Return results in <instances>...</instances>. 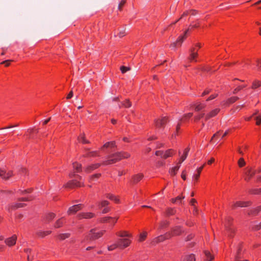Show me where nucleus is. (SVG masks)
Here are the masks:
<instances>
[{"label":"nucleus","instance_id":"nucleus-1","mask_svg":"<svg viewBox=\"0 0 261 261\" xmlns=\"http://www.w3.org/2000/svg\"><path fill=\"white\" fill-rule=\"evenodd\" d=\"M123 159L121 152L114 153L109 156V159L103 162V165H109L114 164Z\"/></svg>","mask_w":261,"mask_h":261},{"label":"nucleus","instance_id":"nucleus-2","mask_svg":"<svg viewBox=\"0 0 261 261\" xmlns=\"http://www.w3.org/2000/svg\"><path fill=\"white\" fill-rule=\"evenodd\" d=\"M105 232V230H102L99 232H95V230L94 229H91L89 234L87 236L86 239L90 240H94L97 239L101 237Z\"/></svg>","mask_w":261,"mask_h":261},{"label":"nucleus","instance_id":"nucleus-3","mask_svg":"<svg viewBox=\"0 0 261 261\" xmlns=\"http://www.w3.org/2000/svg\"><path fill=\"white\" fill-rule=\"evenodd\" d=\"M256 171L251 168H247L245 169L244 179L246 181H248L251 177L255 174Z\"/></svg>","mask_w":261,"mask_h":261},{"label":"nucleus","instance_id":"nucleus-4","mask_svg":"<svg viewBox=\"0 0 261 261\" xmlns=\"http://www.w3.org/2000/svg\"><path fill=\"white\" fill-rule=\"evenodd\" d=\"M189 29H188L187 30H186L184 35H181L180 36L178 39L177 40V41L174 43H173L171 45V47H175L177 45H179V46H181L182 42L184 41V40L186 38V36H187V34L189 31Z\"/></svg>","mask_w":261,"mask_h":261},{"label":"nucleus","instance_id":"nucleus-5","mask_svg":"<svg viewBox=\"0 0 261 261\" xmlns=\"http://www.w3.org/2000/svg\"><path fill=\"white\" fill-rule=\"evenodd\" d=\"M169 121L167 117H163L161 119H156L155 120V124L158 127H164L165 124Z\"/></svg>","mask_w":261,"mask_h":261},{"label":"nucleus","instance_id":"nucleus-6","mask_svg":"<svg viewBox=\"0 0 261 261\" xmlns=\"http://www.w3.org/2000/svg\"><path fill=\"white\" fill-rule=\"evenodd\" d=\"M82 206L83 205L82 204H78L70 207L67 211V214L68 215H72L76 213L82 209Z\"/></svg>","mask_w":261,"mask_h":261},{"label":"nucleus","instance_id":"nucleus-7","mask_svg":"<svg viewBox=\"0 0 261 261\" xmlns=\"http://www.w3.org/2000/svg\"><path fill=\"white\" fill-rule=\"evenodd\" d=\"M117 244L120 248H124L129 245L130 241L128 239H120L118 240Z\"/></svg>","mask_w":261,"mask_h":261},{"label":"nucleus","instance_id":"nucleus-8","mask_svg":"<svg viewBox=\"0 0 261 261\" xmlns=\"http://www.w3.org/2000/svg\"><path fill=\"white\" fill-rule=\"evenodd\" d=\"M171 235L170 233H166L165 235H161L156 238H155L152 241V243H158L159 242H163L166 239H168L170 238Z\"/></svg>","mask_w":261,"mask_h":261},{"label":"nucleus","instance_id":"nucleus-9","mask_svg":"<svg viewBox=\"0 0 261 261\" xmlns=\"http://www.w3.org/2000/svg\"><path fill=\"white\" fill-rule=\"evenodd\" d=\"M17 236L15 234L13 235L11 237L8 238L5 240V242L9 247L14 246L16 242Z\"/></svg>","mask_w":261,"mask_h":261},{"label":"nucleus","instance_id":"nucleus-10","mask_svg":"<svg viewBox=\"0 0 261 261\" xmlns=\"http://www.w3.org/2000/svg\"><path fill=\"white\" fill-rule=\"evenodd\" d=\"M82 184L76 180H70L68 181L64 187L67 188L72 189L74 187H81Z\"/></svg>","mask_w":261,"mask_h":261},{"label":"nucleus","instance_id":"nucleus-11","mask_svg":"<svg viewBox=\"0 0 261 261\" xmlns=\"http://www.w3.org/2000/svg\"><path fill=\"white\" fill-rule=\"evenodd\" d=\"M12 175V171L7 172L5 170L0 169V176L5 179H8Z\"/></svg>","mask_w":261,"mask_h":261},{"label":"nucleus","instance_id":"nucleus-12","mask_svg":"<svg viewBox=\"0 0 261 261\" xmlns=\"http://www.w3.org/2000/svg\"><path fill=\"white\" fill-rule=\"evenodd\" d=\"M190 56L189 59L190 61H195L196 62V58L198 56V53L197 51H195V48L194 47H192L190 49Z\"/></svg>","mask_w":261,"mask_h":261},{"label":"nucleus","instance_id":"nucleus-13","mask_svg":"<svg viewBox=\"0 0 261 261\" xmlns=\"http://www.w3.org/2000/svg\"><path fill=\"white\" fill-rule=\"evenodd\" d=\"M101 164L99 163H96L88 165L85 168V171L87 173H90L92 171L99 168Z\"/></svg>","mask_w":261,"mask_h":261},{"label":"nucleus","instance_id":"nucleus-14","mask_svg":"<svg viewBox=\"0 0 261 261\" xmlns=\"http://www.w3.org/2000/svg\"><path fill=\"white\" fill-rule=\"evenodd\" d=\"M80 219H90L94 217V214L92 213H80L77 216Z\"/></svg>","mask_w":261,"mask_h":261},{"label":"nucleus","instance_id":"nucleus-15","mask_svg":"<svg viewBox=\"0 0 261 261\" xmlns=\"http://www.w3.org/2000/svg\"><path fill=\"white\" fill-rule=\"evenodd\" d=\"M248 204L249 202L237 201L232 205V208H235L237 207H246L248 205Z\"/></svg>","mask_w":261,"mask_h":261},{"label":"nucleus","instance_id":"nucleus-16","mask_svg":"<svg viewBox=\"0 0 261 261\" xmlns=\"http://www.w3.org/2000/svg\"><path fill=\"white\" fill-rule=\"evenodd\" d=\"M196 258L194 254H187L182 257L181 261H195Z\"/></svg>","mask_w":261,"mask_h":261},{"label":"nucleus","instance_id":"nucleus-17","mask_svg":"<svg viewBox=\"0 0 261 261\" xmlns=\"http://www.w3.org/2000/svg\"><path fill=\"white\" fill-rule=\"evenodd\" d=\"M143 177V174H136L133 176L132 182L134 184L138 182Z\"/></svg>","mask_w":261,"mask_h":261},{"label":"nucleus","instance_id":"nucleus-18","mask_svg":"<svg viewBox=\"0 0 261 261\" xmlns=\"http://www.w3.org/2000/svg\"><path fill=\"white\" fill-rule=\"evenodd\" d=\"M73 168L74 169V172H81L82 171V164L78 163L77 162H74L72 164Z\"/></svg>","mask_w":261,"mask_h":261},{"label":"nucleus","instance_id":"nucleus-19","mask_svg":"<svg viewBox=\"0 0 261 261\" xmlns=\"http://www.w3.org/2000/svg\"><path fill=\"white\" fill-rule=\"evenodd\" d=\"M239 99V98L237 96L230 97L227 101H224L223 102V105L224 106H227L230 103H232L236 101H237Z\"/></svg>","mask_w":261,"mask_h":261},{"label":"nucleus","instance_id":"nucleus-20","mask_svg":"<svg viewBox=\"0 0 261 261\" xmlns=\"http://www.w3.org/2000/svg\"><path fill=\"white\" fill-rule=\"evenodd\" d=\"M193 106L194 107L195 110L197 112L202 110L205 107V105L204 104H202L200 102L194 104Z\"/></svg>","mask_w":261,"mask_h":261},{"label":"nucleus","instance_id":"nucleus-21","mask_svg":"<svg viewBox=\"0 0 261 261\" xmlns=\"http://www.w3.org/2000/svg\"><path fill=\"white\" fill-rule=\"evenodd\" d=\"M64 217H61L56 221L54 225V227L56 228L62 227L64 223Z\"/></svg>","mask_w":261,"mask_h":261},{"label":"nucleus","instance_id":"nucleus-22","mask_svg":"<svg viewBox=\"0 0 261 261\" xmlns=\"http://www.w3.org/2000/svg\"><path fill=\"white\" fill-rule=\"evenodd\" d=\"M117 219H118V218H112V217H103V218H101L100 220V222H104V223L105 222L109 223V222H110V220H114V222H116Z\"/></svg>","mask_w":261,"mask_h":261},{"label":"nucleus","instance_id":"nucleus-23","mask_svg":"<svg viewBox=\"0 0 261 261\" xmlns=\"http://www.w3.org/2000/svg\"><path fill=\"white\" fill-rule=\"evenodd\" d=\"M190 151V148L188 147L185 150V151H184V155L181 157L180 159V161H179V164H181L182 162H184L186 159L187 158V156H188V153Z\"/></svg>","mask_w":261,"mask_h":261},{"label":"nucleus","instance_id":"nucleus-24","mask_svg":"<svg viewBox=\"0 0 261 261\" xmlns=\"http://www.w3.org/2000/svg\"><path fill=\"white\" fill-rule=\"evenodd\" d=\"M174 150L171 149L166 150L165 152H164L163 158L167 159V158L171 156Z\"/></svg>","mask_w":261,"mask_h":261},{"label":"nucleus","instance_id":"nucleus-25","mask_svg":"<svg viewBox=\"0 0 261 261\" xmlns=\"http://www.w3.org/2000/svg\"><path fill=\"white\" fill-rule=\"evenodd\" d=\"M220 109H215L208 113V116H210L211 118L215 116L219 112Z\"/></svg>","mask_w":261,"mask_h":261},{"label":"nucleus","instance_id":"nucleus-26","mask_svg":"<svg viewBox=\"0 0 261 261\" xmlns=\"http://www.w3.org/2000/svg\"><path fill=\"white\" fill-rule=\"evenodd\" d=\"M176 212L174 208L168 207L166 211V215L168 216L174 215Z\"/></svg>","mask_w":261,"mask_h":261},{"label":"nucleus","instance_id":"nucleus-27","mask_svg":"<svg viewBox=\"0 0 261 261\" xmlns=\"http://www.w3.org/2000/svg\"><path fill=\"white\" fill-rule=\"evenodd\" d=\"M204 254L205 255V260L206 261H211L214 258V256L211 254V253L208 251H205Z\"/></svg>","mask_w":261,"mask_h":261},{"label":"nucleus","instance_id":"nucleus-28","mask_svg":"<svg viewBox=\"0 0 261 261\" xmlns=\"http://www.w3.org/2000/svg\"><path fill=\"white\" fill-rule=\"evenodd\" d=\"M117 235L121 238L131 237V234L128 233L126 231H120L119 232L117 233Z\"/></svg>","mask_w":261,"mask_h":261},{"label":"nucleus","instance_id":"nucleus-29","mask_svg":"<svg viewBox=\"0 0 261 261\" xmlns=\"http://www.w3.org/2000/svg\"><path fill=\"white\" fill-rule=\"evenodd\" d=\"M70 236L69 233H61L58 236L59 239L62 241L67 238H68Z\"/></svg>","mask_w":261,"mask_h":261},{"label":"nucleus","instance_id":"nucleus-30","mask_svg":"<svg viewBox=\"0 0 261 261\" xmlns=\"http://www.w3.org/2000/svg\"><path fill=\"white\" fill-rule=\"evenodd\" d=\"M205 114L203 112H201L198 114L197 115L194 117V121H198L200 120L201 118L204 117Z\"/></svg>","mask_w":261,"mask_h":261},{"label":"nucleus","instance_id":"nucleus-31","mask_svg":"<svg viewBox=\"0 0 261 261\" xmlns=\"http://www.w3.org/2000/svg\"><path fill=\"white\" fill-rule=\"evenodd\" d=\"M107 197L110 199V200H113L116 202H119V200L118 199L115 195L112 194H108L107 195Z\"/></svg>","mask_w":261,"mask_h":261},{"label":"nucleus","instance_id":"nucleus-32","mask_svg":"<svg viewBox=\"0 0 261 261\" xmlns=\"http://www.w3.org/2000/svg\"><path fill=\"white\" fill-rule=\"evenodd\" d=\"M180 167V165L173 167L171 169L170 171V173L171 175H174L176 174L177 171L178 170Z\"/></svg>","mask_w":261,"mask_h":261},{"label":"nucleus","instance_id":"nucleus-33","mask_svg":"<svg viewBox=\"0 0 261 261\" xmlns=\"http://www.w3.org/2000/svg\"><path fill=\"white\" fill-rule=\"evenodd\" d=\"M242 258V257L241 254V250L239 249L238 250L237 255L235 257V260H236V261H248V260H241V259Z\"/></svg>","mask_w":261,"mask_h":261},{"label":"nucleus","instance_id":"nucleus-34","mask_svg":"<svg viewBox=\"0 0 261 261\" xmlns=\"http://www.w3.org/2000/svg\"><path fill=\"white\" fill-rule=\"evenodd\" d=\"M51 231H39L38 232V235L41 237L43 238L45 236H47L51 233Z\"/></svg>","mask_w":261,"mask_h":261},{"label":"nucleus","instance_id":"nucleus-35","mask_svg":"<svg viewBox=\"0 0 261 261\" xmlns=\"http://www.w3.org/2000/svg\"><path fill=\"white\" fill-rule=\"evenodd\" d=\"M86 156H99L98 153L96 151H90L85 155Z\"/></svg>","mask_w":261,"mask_h":261},{"label":"nucleus","instance_id":"nucleus-36","mask_svg":"<svg viewBox=\"0 0 261 261\" xmlns=\"http://www.w3.org/2000/svg\"><path fill=\"white\" fill-rule=\"evenodd\" d=\"M193 115L192 113H189L187 114H185L184 116L180 120V121H185L187 119H189V118L191 117Z\"/></svg>","mask_w":261,"mask_h":261},{"label":"nucleus","instance_id":"nucleus-37","mask_svg":"<svg viewBox=\"0 0 261 261\" xmlns=\"http://www.w3.org/2000/svg\"><path fill=\"white\" fill-rule=\"evenodd\" d=\"M238 165L240 167L244 166L246 164V162L243 158H240L238 161Z\"/></svg>","mask_w":261,"mask_h":261},{"label":"nucleus","instance_id":"nucleus-38","mask_svg":"<svg viewBox=\"0 0 261 261\" xmlns=\"http://www.w3.org/2000/svg\"><path fill=\"white\" fill-rule=\"evenodd\" d=\"M122 105L126 108H129L132 106V103L128 99H126L125 101L122 102Z\"/></svg>","mask_w":261,"mask_h":261},{"label":"nucleus","instance_id":"nucleus-39","mask_svg":"<svg viewBox=\"0 0 261 261\" xmlns=\"http://www.w3.org/2000/svg\"><path fill=\"white\" fill-rule=\"evenodd\" d=\"M181 232L180 228L179 227H176L173 230V235H178Z\"/></svg>","mask_w":261,"mask_h":261},{"label":"nucleus","instance_id":"nucleus-40","mask_svg":"<svg viewBox=\"0 0 261 261\" xmlns=\"http://www.w3.org/2000/svg\"><path fill=\"white\" fill-rule=\"evenodd\" d=\"M100 174H95L93 175H92L90 178V181H91L92 180H95L96 179L99 178L100 176Z\"/></svg>","mask_w":261,"mask_h":261},{"label":"nucleus","instance_id":"nucleus-41","mask_svg":"<svg viewBox=\"0 0 261 261\" xmlns=\"http://www.w3.org/2000/svg\"><path fill=\"white\" fill-rule=\"evenodd\" d=\"M55 216H56L55 214L51 213L48 214L47 215L46 218L47 220L49 221V220H51L52 219H53L55 217Z\"/></svg>","mask_w":261,"mask_h":261},{"label":"nucleus","instance_id":"nucleus-42","mask_svg":"<svg viewBox=\"0 0 261 261\" xmlns=\"http://www.w3.org/2000/svg\"><path fill=\"white\" fill-rule=\"evenodd\" d=\"M255 120H256V125H258L261 123V115H258L255 117Z\"/></svg>","mask_w":261,"mask_h":261},{"label":"nucleus","instance_id":"nucleus-43","mask_svg":"<svg viewBox=\"0 0 261 261\" xmlns=\"http://www.w3.org/2000/svg\"><path fill=\"white\" fill-rule=\"evenodd\" d=\"M117 247H119L117 243H115L111 246H108V249L109 251H112Z\"/></svg>","mask_w":261,"mask_h":261},{"label":"nucleus","instance_id":"nucleus-44","mask_svg":"<svg viewBox=\"0 0 261 261\" xmlns=\"http://www.w3.org/2000/svg\"><path fill=\"white\" fill-rule=\"evenodd\" d=\"M253 229L255 230H259L261 228V222L259 223H255L253 226Z\"/></svg>","mask_w":261,"mask_h":261},{"label":"nucleus","instance_id":"nucleus-45","mask_svg":"<svg viewBox=\"0 0 261 261\" xmlns=\"http://www.w3.org/2000/svg\"><path fill=\"white\" fill-rule=\"evenodd\" d=\"M146 236H147L146 232H143L142 233H141L140 235L139 241H140V242L143 241L145 239Z\"/></svg>","mask_w":261,"mask_h":261},{"label":"nucleus","instance_id":"nucleus-46","mask_svg":"<svg viewBox=\"0 0 261 261\" xmlns=\"http://www.w3.org/2000/svg\"><path fill=\"white\" fill-rule=\"evenodd\" d=\"M168 224V222L167 221H163L160 224L159 228L161 229L166 226Z\"/></svg>","mask_w":261,"mask_h":261},{"label":"nucleus","instance_id":"nucleus-47","mask_svg":"<svg viewBox=\"0 0 261 261\" xmlns=\"http://www.w3.org/2000/svg\"><path fill=\"white\" fill-rule=\"evenodd\" d=\"M261 86V81H255L253 83L252 88H256Z\"/></svg>","mask_w":261,"mask_h":261},{"label":"nucleus","instance_id":"nucleus-48","mask_svg":"<svg viewBox=\"0 0 261 261\" xmlns=\"http://www.w3.org/2000/svg\"><path fill=\"white\" fill-rule=\"evenodd\" d=\"M130 68L125 66H121L120 67V70L122 73H125L127 71H129L130 70Z\"/></svg>","mask_w":261,"mask_h":261},{"label":"nucleus","instance_id":"nucleus-49","mask_svg":"<svg viewBox=\"0 0 261 261\" xmlns=\"http://www.w3.org/2000/svg\"><path fill=\"white\" fill-rule=\"evenodd\" d=\"M78 140L79 141L83 143H89V141L86 140L85 138H84V136H81L80 137H79L78 138Z\"/></svg>","mask_w":261,"mask_h":261},{"label":"nucleus","instance_id":"nucleus-50","mask_svg":"<svg viewBox=\"0 0 261 261\" xmlns=\"http://www.w3.org/2000/svg\"><path fill=\"white\" fill-rule=\"evenodd\" d=\"M246 87V85L239 86H238L237 88H236L234 90V91H233V93L234 94H236V93H237L238 91H239L240 90H241L242 88H244V87Z\"/></svg>","mask_w":261,"mask_h":261},{"label":"nucleus","instance_id":"nucleus-51","mask_svg":"<svg viewBox=\"0 0 261 261\" xmlns=\"http://www.w3.org/2000/svg\"><path fill=\"white\" fill-rule=\"evenodd\" d=\"M184 198H185L184 196H177L176 198H175L174 199H172L171 201L173 203H175L178 200L180 201L181 199H184Z\"/></svg>","mask_w":261,"mask_h":261},{"label":"nucleus","instance_id":"nucleus-52","mask_svg":"<svg viewBox=\"0 0 261 261\" xmlns=\"http://www.w3.org/2000/svg\"><path fill=\"white\" fill-rule=\"evenodd\" d=\"M125 35V32L124 29H122L119 31L118 36L119 38H121Z\"/></svg>","mask_w":261,"mask_h":261},{"label":"nucleus","instance_id":"nucleus-53","mask_svg":"<svg viewBox=\"0 0 261 261\" xmlns=\"http://www.w3.org/2000/svg\"><path fill=\"white\" fill-rule=\"evenodd\" d=\"M226 230L229 237H231V233L234 231V229L232 228H226Z\"/></svg>","mask_w":261,"mask_h":261},{"label":"nucleus","instance_id":"nucleus-54","mask_svg":"<svg viewBox=\"0 0 261 261\" xmlns=\"http://www.w3.org/2000/svg\"><path fill=\"white\" fill-rule=\"evenodd\" d=\"M109 204V202L107 200H103L101 201V202L100 204V207H107L106 206H107Z\"/></svg>","mask_w":261,"mask_h":261},{"label":"nucleus","instance_id":"nucleus-55","mask_svg":"<svg viewBox=\"0 0 261 261\" xmlns=\"http://www.w3.org/2000/svg\"><path fill=\"white\" fill-rule=\"evenodd\" d=\"M260 209H261L260 207L258 206L256 208H254L252 211V214H255V215L257 214L260 211Z\"/></svg>","mask_w":261,"mask_h":261},{"label":"nucleus","instance_id":"nucleus-56","mask_svg":"<svg viewBox=\"0 0 261 261\" xmlns=\"http://www.w3.org/2000/svg\"><path fill=\"white\" fill-rule=\"evenodd\" d=\"M23 205H24V204L17 203L14 205H12V208L14 209V208H18V207H22V206H23Z\"/></svg>","mask_w":261,"mask_h":261},{"label":"nucleus","instance_id":"nucleus-57","mask_svg":"<svg viewBox=\"0 0 261 261\" xmlns=\"http://www.w3.org/2000/svg\"><path fill=\"white\" fill-rule=\"evenodd\" d=\"M155 154L156 155L161 156L163 158L164 151L161 150L156 151Z\"/></svg>","mask_w":261,"mask_h":261},{"label":"nucleus","instance_id":"nucleus-58","mask_svg":"<svg viewBox=\"0 0 261 261\" xmlns=\"http://www.w3.org/2000/svg\"><path fill=\"white\" fill-rule=\"evenodd\" d=\"M122 154L123 159L128 158L130 156V154L126 152H121Z\"/></svg>","mask_w":261,"mask_h":261},{"label":"nucleus","instance_id":"nucleus-59","mask_svg":"<svg viewBox=\"0 0 261 261\" xmlns=\"http://www.w3.org/2000/svg\"><path fill=\"white\" fill-rule=\"evenodd\" d=\"M126 2V0H122L119 4L118 5V9L121 10L122 7L124 5Z\"/></svg>","mask_w":261,"mask_h":261},{"label":"nucleus","instance_id":"nucleus-60","mask_svg":"<svg viewBox=\"0 0 261 261\" xmlns=\"http://www.w3.org/2000/svg\"><path fill=\"white\" fill-rule=\"evenodd\" d=\"M27 173V169L24 168H22L20 170V174L22 175H24Z\"/></svg>","mask_w":261,"mask_h":261},{"label":"nucleus","instance_id":"nucleus-61","mask_svg":"<svg viewBox=\"0 0 261 261\" xmlns=\"http://www.w3.org/2000/svg\"><path fill=\"white\" fill-rule=\"evenodd\" d=\"M218 96V94H213L211 95L207 99L206 101H210L211 100H212L214 99L215 97H216Z\"/></svg>","mask_w":261,"mask_h":261},{"label":"nucleus","instance_id":"nucleus-62","mask_svg":"<svg viewBox=\"0 0 261 261\" xmlns=\"http://www.w3.org/2000/svg\"><path fill=\"white\" fill-rule=\"evenodd\" d=\"M12 60H6L1 62L2 64H5L6 66H8L10 64V62H12Z\"/></svg>","mask_w":261,"mask_h":261},{"label":"nucleus","instance_id":"nucleus-63","mask_svg":"<svg viewBox=\"0 0 261 261\" xmlns=\"http://www.w3.org/2000/svg\"><path fill=\"white\" fill-rule=\"evenodd\" d=\"M200 176V174H194L193 176V179L195 180H197L199 178Z\"/></svg>","mask_w":261,"mask_h":261},{"label":"nucleus","instance_id":"nucleus-64","mask_svg":"<svg viewBox=\"0 0 261 261\" xmlns=\"http://www.w3.org/2000/svg\"><path fill=\"white\" fill-rule=\"evenodd\" d=\"M109 211H110V209L109 207H105L103 208V210H102V213L103 214H106V213H108L109 212Z\"/></svg>","mask_w":261,"mask_h":261}]
</instances>
